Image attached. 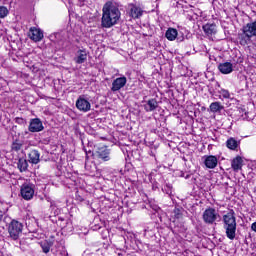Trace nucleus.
I'll return each instance as SVG.
<instances>
[{
  "instance_id": "nucleus-1",
  "label": "nucleus",
  "mask_w": 256,
  "mask_h": 256,
  "mask_svg": "<svg viewBox=\"0 0 256 256\" xmlns=\"http://www.w3.org/2000/svg\"><path fill=\"white\" fill-rule=\"evenodd\" d=\"M102 11V27H105V29H109L113 27V25H117V21L121 19V11H119V7L112 2H107Z\"/></svg>"
},
{
  "instance_id": "nucleus-2",
  "label": "nucleus",
  "mask_w": 256,
  "mask_h": 256,
  "mask_svg": "<svg viewBox=\"0 0 256 256\" xmlns=\"http://www.w3.org/2000/svg\"><path fill=\"white\" fill-rule=\"evenodd\" d=\"M223 228L225 234L230 241H233L237 237V218L235 217V211L230 210L227 214L222 216Z\"/></svg>"
},
{
  "instance_id": "nucleus-3",
  "label": "nucleus",
  "mask_w": 256,
  "mask_h": 256,
  "mask_svg": "<svg viewBox=\"0 0 256 256\" xmlns=\"http://www.w3.org/2000/svg\"><path fill=\"white\" fill-rule=\"evenodd\" d=\"M8 233L11 239L17 241L21 233H23V223L17 220H12L8 225Z\"/></svg>"
},
{
  "instance_id": "nucleus-4",
  "label": "nucleus",
  "mask_w": 256,
  "mask_h": 256,
  "mask_svg": "<svg viewBox=\"0 0 256 256\" xmlns=\"http://www.w3.org/2000/svg\"><path fill=\"white\" fill-rule=\"evenodd\" d=\"M21 197L22 199H25V201H31L33 199V196L35 195V185L30 183H25L21 186Z\"/></svg>"
},
{
  "instance_id": "nucleus-5",
  "label": "nucleus",
  "mask_w": 256,
  "mask_h": 256,
  "mask_svg": "<svg viewBox=\"0 0 256 256\" xmlns=\"http://www.w3.org/2000/svg\"><path fill=\"white\" fill-rule=\"evenodd\" d=\"M217 217H219V214L214 208H207L202 216L204 223L207 225H213L217 221Z\"/></svg>"
},
{
  "instance_id": "nucleus-6",
  "label": "nucleus",
  "mask_w": 256,
  "mask_h": 256,
  "mask_svg": "<svg viewBox=\"0 0 256 256\" xmlns=\"http://www.w3.org/2000/svg\"><path fill=\"white\" fill-rule=\"evenodd\" d=\"M76 108L78 111H82V113H88L91 109V102L85 98V95H80L76 100Z\"/></svg>"
},
{
  "instance_id": "nucleus-7",
  "label": "nucleus",
  "mask_w": 256,
  "mask_h": 256,
  "mask_svg": "<svg viewBox=\"0 0 256 256\" xmlns=\"http://www.w3.org/2000/svg\"><path fill=\"white\" fill-rule=\"evenodd\" d=\"M45 127L43 126V122L39 118H32L30 120L28 131L30 133H41Z\"/></svg>"
},
{
  "instance_id": "nucleus-8",
  "label": "nucleus",
  "mask_w": 256,
  "mask_h": 256,
  "mask_svg": "<svg viewBox=\"0 0 256 256\" xmlns=\"http://www.w3.org/2000/svg\"><path fill=\"white\" fill-rule=\"evenodd\" d=\"M95 156L102 161H111V150L107 146L97 149Z\"/></svg>"
},
{
  "instance_id": "nucleus-9",
  "label": "nucleus",
  "mask_w": 256,
  "mask_h": 256,
  "mask_svg": "<svg viewBox=\"0 0 256 256\" xmlns=\"http://www.w3.org/2000/svg\"><path fill=\"white\" fill-rule=\"evenodd\" d=\"M125 85H127V77L123 76V77L116 78L112 82L111 91L113 93H117V91H121V89H123Z\"/></svg>"
},
{
  "instance_id": "nucleus-10",
  "label": "nucleus",
  "mask_w": 256,
  "mask_h": 256,
  "mask_svg": "<svg viewBox=\"0 0 256 256\" xmlns=\"http://www.w3.org/2000/svg\"><path fill=\"white\" fill-rule=\"evenodd\" d=\"M29 37L32 41H35V43H39V41L43 40V31L39 28H30L29 31Z\"/></svg>"
},
{
  "instance_id": "nucleus-11",
  "label": "nucleus",
  "mask_w": 256,
  "mask_h": 256,
  "mask_svg": "<svg viewBox=\"0 0 256 256\" xmlns=\"http://www.w3.org/2000/svg\"><path fill=\"white\" fill-rule=\"evenodd\" d=\"M218 70L223 75H229V73H233V64L231 62H224L218 65Z\"/></svg>"
},
{
  "instance_id": "nucleus-12",
  "label": "nucleus",
  "mask_w": 256,
  "mask_h": 256,
  "mask_svg": "<svg viewBox=\"0 0 256 256\" xmlns=\"http://www.w3.org/2000/svg\"><path fill=\"white\" fill-rule=\"evenodd\" d=\"M75 63L78 65H83L85 61H87V50L85 49H80L76 53V57L74 58Z\"/></svg>"
},
{
  "instance_id": "nucleus-13",
  "label": "nucleus",
  "mask_w": 256,
  "mask_h": 256,
  "mask_svg": "<svg viewBox=\"0 0 256 256\" xmlns=\"http://www.w3.org/2000/svg\"><path fill=\"white\" fill-rule=\"evenodd\" d=\"M157 107H159V102H157V99L152 98L148 101H146V104H144V110L147 113H151L153 111H155V109H157Z\"/></svg>"
},
{
  "instance_id": "nucleus-14",
  "label": "nucleus",
  "mask_w": 256,
  "mask_h": 256,
  "mask_svg": "<svg viewBox=\"0 0 256 256\" xmlns=\"http://www.w3.org/2000/svg\"><path fill=\"white\" fill-rule=\"evenodd\" d=\"M217 157L210 155V156H205L204 164L207 169H215L217 167Z\"/></svg>"
},
{
  "instance_id": "nucleus-15",
  "label": "nucleus",
  "mask_w": 256,
  "mask_h": 256,
  "mask_svg": "<svg viewBox=\"0 0 256 256\" xmlns=\"http://www.w3.org/2000/svg\"><path fill=\"white\" fill-rule=\"evenodd\" d=\"M29 162L33 165H37L39 161H41V154L39 153V150H31L28 154Z\"/></svg>"
},
{
  "instance_id": "nucleus-16",
  "label": "nucleus",
  "mask_w": 256,
  "mask_h": 256,
  "mask_svg": "<svg viewBox=\"0 0 256 256\" xmlns=\"http://www.w3.org/2000/svg\"><path fill=\"white\" fill-rule=\"evenodd\" d=\"M231 167L234 171H239V169L243 167V159L241 158V156H237L232 160Z\"/></svg>"
},
{
  "instance_id": "nucleus-17",
  "label": "nucleus",
  "mask_w": 256,
  "mask_h": 256,
  "mask_svg": "<svg viewBox=\"0 0 256 256\" xmlns=\"http://www.w3.org/2000/svg\"><path fill=\"white\" fill-rule=\"evenodd\" d=\"M29 167V163L25 158H19L17 162V168L19 169L20 173H25Z\"/></svg>"
},
{
  "instance_id": "nucleus-18",
  "label": "nucleus",
  "mask_w": 256,
  "mask_h": 256,
  "mask_svg": "<svg viewBox=\"0 0 256 256\" xmlns=\"http://www.w3.org/2000/svg\"><path fill=\"white\" fill-rule=\"evenodd\" d=\"M203 31L207 35H215V33H217V25H215V24H205L203 26Z\"/></svg>"
},
{
  "instance_id": "nucleus-19",
  "label": "nucleus",
  "mask_w": 256,
  "mask_h": 256,
  "mask_svg": "<svg viewBox=\"0 0 256 256\" xmlns=\"http://www.w3.org/2000/svg\"><path fill=\"white\" fill-rule=\"evenodd\" d=\"M130 15H131V17H133V19H139V17H141V15H143V10H141L140 7L132 5V7L130 9Z\"/></svg>"
},
{
  "instance_id": "nucleus-20",
  "label": "nucleus",
  "mask_w": 256,
  "mask_h": 256,
  "mask_svg": "<svg viewBox=\"0 0 256 256\" xmlns=\"http://www.w3.org/2000/svg\"><path fill=\"white\" fill-rule=\"evenodd\" d=\"M177 35V29L174 28H169L165 33V37L168 39V41H175V39H177Z\"/></svg>"
},
{
  "instance_id": "nucleus-21",
  "label": "nucleus",
  "mask_w": 256,
  "mask_h": 256,
  "mask_svg": "<svg viewBox=\"0 0 256 256\" xmlns=\"http://www.w3.org/2000/svg\"><path fill=\"white\" fill-rule=\"evenodd\" d=\"M223 109H225V107L221 105V102H212L210 104L211 113H221Z\"/></svg>"
},
{
  "instance_id": "nucleus-22",
  "label": "nucleus",
  "mask_w": 256,
  "mask_h": 256,
  "mask_svg": "<svg viewBox=\"0 0 256 256\" xmlns=\"http://www.w3.org/2000/svg\"><path fill=\"white\" fill-rule=\"evenodd\" d=\"M226 146L228 149H231V151H235V149L239 147V141H237L235 138H229L226 141Z\"/></svg>"
},
{
  "instance_id": "nucleus-23",
  "label": "nucleus",
  "mask_w": 256,
  "mask_h": 256,
  "mask_svg": "<svg viewBox=\"0 0 256 256\" xmlns=\"http://www.w3.org/2000/svg\"><path fill=\"white\" fill-rule=\"evenodd\" d=\"M40 247H41L43 253L47 254V253H49V251H51V248L53 247V242L45 240L40 243Z\"/></svg>"
},
{
  "instance_id": "nucleus-24",
  "label": "nucleus",
  "mask_w": 256,
  "mask_h": 256,
  "mask_svg": "<svg viewBox=\"0 0 256 256\" xmlns=\"http://www.w3.org/2000/svg\"><path fill=\"white\" fill-rule=\"evenodd\" d=\"M219 93V99H231V93H229V90L221 88L218 90Z\"/></svg>"
},
{
  "instance_id": "nucleus-25",
  "label": "nucleus",
  "mask_w": 256,
  "mask_h": 256,
  "mask_svg": "<svg viewBox=\"0 0 256 256\" xmlns=\"http://www.w3.org/2000/svg\"><path fill=\"white\" fill-rule=\"evenodd\" d=\"M173 214L175 219H181L183 217V208H174Z\"/></svg>"
},
{
  "instance_id": "nucleus-26",
  "label": "nucleus",
  "mask_w": 256,
  "mask_h": 256,
  "mask_svg": "<svg viewBox=\"0 0 256 256\" xmlns=\"http://www.w3.org/2000/svg\"><path fill=\"white\" fill-rule=\"evenodd\" d=\"M9 15V9L5 6H0V19H5Z\"/></svg>"
},
{
  "instance_id": "nucleus-27",
  "label": "nucleus",
  "mask_w": 256,
  "mask_h": 256,
  "mask_svg": "<svg viewBox=\"0 0 256 256\" xmlns=\"http://www.w3.org/2000/svg\"><path fill=\"white\" fill-rule=\"evenodd\" d=\"M23 147V144L18 142V141H15L12 143V151H21V148Z\"/></svg>"
},
{
  "instance_id": "nucleus-28",
  "label": "nucleus",
  "mask_w": 256,
  "mask_h": 256,
  "mask_svg": "<svg viewBox=\"0 0 256 256\" xmlns=\"http://www.w3.org/2000/svg\"><path fill=\"white\" fill-rule=\"evenodd\" d=\"M50 209H51V211H53V215H55V216H57L61 213V210L59 208H57V206L53 202H51V204H50Z\"/></svg>"
},
{
  "instance_id": "nucleus-29",
  "label": "nucleus",
  "mask_w": 256,
  "mask_h": 256,
  "mask_svg": "<svg viewBox=\"0 0 256 256\" xmlns=\"http://www.w3.org/2000/svg\"><path fill=\"white\" fill-rule=\"evenodd\" d=\"M171 189H173V186H171L170 184H166L164 186V191H166L167 195L171 194Z\"/></svg>"
},
{
  "instance_id": "nucleus-30",
  "label": "nucleus",
  "mask_w": 256,
  "mask_h": 256,
  "mask_svg": "<svg viewBox=\"0 0 256 256\" xmlns=\"http://www.w3.org/2000/svg\"><path fill=\"white\" fill-rule=\"evenodd\" d=\"M4 219H5V212L0 209V223H2Z\"/></svg>"
},
{
  "instance_id": "nucleus-31",
  "label": "nucleus",
  "mask_w": 256,
  "mask_h": 256,
  "mask_svg": "<svg viewBox=\"0 0 256 256\" xmlns=\"http://www.w3.org/2000/svg\"><path fill=\"white\" fill-rule=\"evenodd\" d=\"M212 87H214V89H219V87H221V85L219 84V82H214L212 84Z\"/></svg>"
},
{
  "instance_id": "nucleus-32",
  "label": "nucleus",
  "mask_w": 256,
  "mask_h": 256,
  "mask_svg": "<svg viewBox=\"0 0 256 256\" xmlns=\"http://www.w3.org/2000/svg\"><path fill=\"white\" fill-rule=\"evenodd\" d=\"M251 229L256 233V222L252 223Z\"/></svg>"
},
{
  "instance_id": "nucleus-33",
  "label": "nucleus",
  "mask_w": 256,
  "mask_h": 256,
  "mask_svg": "<svg viewBox=\"0 0 256 256\" xmlns=\"http://www.w3.org/2000/svg\"><path fill=\"white\" fill-rule=\"evenodd\" d=\"M209 91H210V95H215V89L210 88Z\"/></svg>"
},
{
  "instance_id": "nucleus-34",
  "label": "nucleus",
  "mask_w": 256,
  "mask_h": 256,
  "mask_svg": "<svg viewBox=\"0 0 256 256\" xmlns=\"http://www.w3.org/2000/svg\"><path fill=\"white\" fill-rule=\"evenodd\" d=\"M55 37H56V39H60L61 33H56Z\"/></svg>"
},
{
  "instance_id": "nucleus-35",
  "label": "nucleus",
  "mask_w": 256,
  "mask_h": 256,
  "mask_svg": "<svg viewBox=\"0 0 256 256\" xmlns=\"http://www.w3.org/2000/svg\"><path fill=\"white\" fill-rule=\"evenodd\" d=\"M149 155H151V157H155V152L150 151Z\"/></svg>"
},
{
  "instance_id": "nucleus-36",
  "label": "nucleus",
  "mask_w": 256,
  "mask_h": 256,
  "mask_svg": "<svg viewBox=\"0 0 256 256\" xmlns=\"http://www.w3.org/2000/svg\"><path fill=\"white\" fill-rule=\"evenodd\" d=\"M61 254L62 255H67V251L64 250V251L61 252Z\"/></svg>"
},
{
  "instance_id": "nucleus-37",
  "label": "nucleus",
  "mask_w": 256,
  "mask_h": 256,
  "mask_svg": "<svg viewBox=\"0 0 256 256\" xmlns=\"http://www.w3.org/2000/svg\"><path fill=\"white\" fill-rule=\"evenodd\" d=\"M18 121H23V118H17Z\"/></svg>"
},
{
  "instance_id": "nucleus-38",
  "label": "nucleus",
  "mask_w": 256,
  "mask_h": 256,
  "mask_svg": "<svg viewBox=\"0 0 256 256\" xmlns=\"http://www.w3.org/2000/svg\"><path fill=\"white\" fill-rule=\"evenodd\" d=\"M79 201H83V198L79 197Z\"/></svg>"
},
{
  "instance_id": "nucleus-39",
  "label": "nucleus",
  "mask_w": 256,
  "mask_h": 256,
  "mask_svg": "<svg viewBox=\"0 0 256 256\" xmlns=\"http://www.w3.org/2000/svg\"><path fill=\"white\" fill-rule=\"evenodd\" d=\"M59 221H64V219L63 218H59Z\"/></svg>"
},
{
  "instance_id": "nucleus-40",
  "label": "nucleus",
  "mask_w": 256,
  "mask_h": 256,
  "mask_svg": "<svg viewBox=\"0 0 256 256\" xmlns=\"http://www.w3.org/2000/svg\"><path fill=\"white\" fill-rule=\"evenodd\" d=\"M59 43H63V40H60Z\"/></svg>"
}]
</instances>
